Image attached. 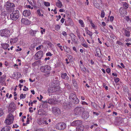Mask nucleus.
I'll return each mask as SVG.
<instances>
[{"label":"nucleus","instance_id":"nucleus-39","mask_svg":"<svg viewBox=\"0 0 131 131\" xmlns=\"http://www.w3.org/2000/svg\"><path fill=\"white\" fill-rule=\"evenodd\" d=\"M44 5L46 7L49 6L50 5V3L48 2H44Z\"/></svg>","mask_w":131,"mask_h":131},{"label":"nucleus","instance_id":"nucleus-28","mask_svg":"<svg viewBox=\"0 0 131 131\" xmlns=\"http://www.w3.org/2000/svg\"><path fill=\"white\" fill-rule=\"evenodd\" d=\"M96 54L97 56L99 57L101 55L100 49L99 48H97L96 50Z\"/></svg>","mask_w":131,"mask_h":131},{"label":"nucleus","instance_id":"nucleus-26","mask_svg":"<svg viewBox=\"0 0 131 131\" xmlns=\"http://www.w3.org/2000/svg\"><path fill=\"white\" fill-rule=\"evenodd\" d=\"M37 31H38L36 30H34L31 29L29 33L32 36H36L35 35Z\"/></svg>","mask_w":131,"mask_h":131},{"label":"nucleus","instance_id":"nucleus-19","mask_svg":"<svg viewBox=\"0 0 131 131\" xmlns=\"http://www.w3.org/2000/svg\"><path fill=\"white\" fill-rule=\"evenodd\" d=\"M23 15L26 16H28L30 15L31 13L29 10H25L23 13Z\"/></svg>","mask_w":131,"mask_h":131},{"label":"nucleus","instance_id":"nucleus-49","mask_svg":"<svg viewBox=\"0 0 131 131\" xmlns=\"http://www.w3.org/2000/svg\"><path fill=\"white\" fill-rule=\"evenodd\" d=\"M89 21L90 23L91 26L93 28L95 27V26L94 24L92 22V21L91 20H89Z\"/></svg>","mask_w":131,"mask_h":131},{"label":"nucleus","instance_id":"nucleus-25","mask_svg":"<svg viewBox=\"0 0 131 131\" xmlns=\"http://www.w3.org/2000/svg\"><path fill=\"white\" fill-rule=\"evenodd\" d=\"M70 36L71 37V40L74 42H76V40L75 38V36L74 35V34L72 33L70 34Z\"/></svg>","mask_w":131,"mask_h":131},{"label":"nucleus","instance_id":"nucleus-8","mask_svg":"<svg viewBox=\"0 0 131 131\" xmlns=\"http://www.w3.org/2000/svg\"><path fill=\"white\" fill-rule=\"evenodd\" d=\"M37 122L38 124L39 125L45 124L46 125L48 124L47 120H46L45 118H39L37 119Z\"/></svg>","mask_w":131,"mask_h":131},{"label":"nucleus","instance_id":"nucleus-53","mask_svg":"<svg viewBox=\"0 0 131 131\" xmlns=\"http://www.w3.org/2000/svg\"><path fill=\"white\" fill-rule=\"evenodd\" d=\"M46 73L44 74L45 76H48L50 73V72L49 71L48 72L45 73Z\"/></svg>","mask_w":131,"mask_h":131},{"label":"nucleus","instance_id":"nucleus-27","mask_svg":"<svg viewBox=\"0 0 131 131\" xmlns=\"http://www.w3.org/2000/svg\"><path fill=\"white\" fill-rule=\"evenodd\" d=\"M1 45L2 48L4 50L7 49L9 46V45L6 43H2Z\"/></svg>","mask_w":131,"mask_h":131},{"label":"nucleus","instance_id":"nucleus-16","mask_svg":"<svg viewBox=\"0 0 131 131\" xmlns=\"http://www.w3.org/2000/svg\"><path fill=\"white\" fill-rule=\"evenodd\" d=\"M71 105V103L70 102H67L64 103V107L65 109L70 108Z\"/></svg>","mask_w":131,"mask_h":131},{"label":"nucleus","instance_id":"nucleus-58","mask_svg":"<svg viewBox=\"0 0 131 131\" xmlns=\"http://www.w3.org/2000/svg\"><path fill=\"white\" fill-rule=\"evenodd\" d=\"M91 105L93 106V107L94 108L96 106V105L95 104V102H92L91 103Z\"/></svg>","mask_w":131,"mask_h":131},{"label":"nucleus","instance_id":"nucleus-18","mask_svg":"<svg viewBox=\"0 0 131 131\" xmlns=\"http://www.w3.org/2000/svg\"><path fill=\"white\" fill-rule=\"evenodd\" d=\"M61 78L63 79H65L66 80H68L69 79V77L67 76V74L66 73H62L61 74Z\"/></svg>","mask_w":131,"mask_h":131},{"label":"nucleus","instance_id":"nucleus-57","mask_svg":"<svg viewBox=\"0 0 131 131\" xmlns=\"http://www.w3.org/2000/svg\"><path fill=\"white\" fill-rule=\"evenodd\" d=\"M3 114V110L2 109L0 110V116H2Z\"/></svg>","mask_w":131,"mask_h":131},{"label":"nucleus","instance_id":"nucleus-24","mask_svg":"<svg viewBox=\"0 0 131 131\" xmlns=\"http://www.w3.org/2000/svg\"><path fill=\"white\" fill-rule=\"evenodd\" d=\"M11 128L9 126H6L4 127L1 131H10Z\"/></svg>","mask_w":131,"mask_h":131},{"label":"nucleus","instance_id":"nucleus-30","mask_svg":"<svg viewBox=\"0 0 131 131\" xmlns=\"http://www.w3.org/2000/svg\"><path fill=\"white\" fill-rule=\"evenodd\" d=\"M71 102L75 104H76L78 103L79 102V101L77 97H76L75 98V99H73L72 101Z\"/></svg>","mask_w":131,"mask_h":131},{"label":"nucleus","instance_id":"nucleus-60","mask_svg":"<svg viewBox=\"0 0 131 131\" xmlns=\"http://www.w3.org/2000/svg\"><path fill=\"white\" fill-rule=\"evenodd\" d=\"M63 47L64 48V50L65 51H66V52H67V47L66 46H63Z\"/></svg>","mask_w":131,"mask_h":131},{"label":"nucleus","instance_id":"nucleus-37","mask_svg":"<svg viewBox=\"0 0 131 131\" xmlns=\"http://www.w3.org/2000/svg\"><path fill=\"white\" fill-rule=\"evenodd\" d=\"M48 103L47 101H45L44 102V103L42 104V106L44 108H45L47 107V103Z\"/></svg>","mask_w":131,"mask_h":131},{"label":"nucleus","instance_id":"nucleus-42","mask_svg":"<svg viewBox=\"0 0 131 131\" xmlns=\"http://www.w3.org/2000/svg\"><path fill=\"white\" fill-rule=\"evenodd\" d=\"M64 85L67 88L69 89H70V86L68 83H64Z\"/></svg>","mask_w":131,"mask_h":131},{"label":"nucleus","instance_id":"nucleus-33","mask_svg":"<svg viewBox=\"0 0 131 131\" xmlns=\"http://www.w3.org/2000/svg\"><path fill=\"white\" fill-rule=\"evenodd\" d=\"M54 100L53 99H51L48 100L47 102L50 104H52L54 102Z\"/></svg>","mask_w":131,"mask_h":131},{"label":"nucleus","instance_id":"nucleus-5","mask_svg":"<svg viewBox=\"0 0 131 131\" xmlns=\"http://www.w3.org/2000/svg\"><path fill=\"white\" fill-rule=\"evenodd\" d=\"M84 109L82 107H77L74 110V114L76 115H79L83 112Z\"/></svg>","mask_w":131,"mask_h":131},{"label":"nucleus","instance_id":"nucleus-2","mask_svg":"<svg viewBox=\"0 0 131 131\" xmlns=\"http://www.w3.org/2000/svg\"><path fill=\"white\" fill-rule=\"evenodd\" d=\"M0 35L2 37L8 38L11 35L10 31L7 28L1 30H0Z\"/></svg>","mask_w":131,"mask_h":131},{"label":"nucleus","instance_id":"nucleus-21","mask_svg":"<svg viewBox=\"0 0 131 131\" xmlns=\"http://www.w3.org/2000/svg\"><path fill=\"white\" fill-rule=\"evenodd\" d=\"M77 97L75 94L71 93L69 97V101H72V99H75V98Z\"/></svg>","mask_w":131,"mask_h":131},{"label":"nucleus","instance_id":"nucleus-15","mask_svg":"<svg viewBox=\"0 0 131 131\" xmlns=\"http://www.w3.org/2000/svg\"><path fill=\"white\" fill-rule=\"evenodd\" d=\"M65 25L66 26H72L73 25V23L72 20L69 18L68 20L65 21Z\"/></svg>","mask_w":131,"mask_h":131},{"label":"nucleus","instance_id":"nucleus-23","mask_svg":"<svg viewBox=\"0 0 131 131\" xmlns=\"http://www.w3.org/2000/svg\"><path fill=\"white\" fill-rule=\"evenodd\" d=\"M21 22L22 23L25 25H28L29 24V21L28 20L24 18L21 19Z\"/></svg>","mask_w":131,"mask_h":131},{"label":"nucleus","instance_id":"nucleus-38","mask_svg":"<svg viewBox=\"0 0 131 131\" xmlns=\"http://www.w3.org/2000/svg\"><path fill=\"white\" fill-rule=\"evenodd\" d=\"M82 116L83 118L85 119H86L89 117V115L87 113H85L84 114L82 115Z\"/></svg>","mask_w":131,"mask_h":131},{"label":"nucleus","instance_id":"nucleus-59","mask_svg":"<svg viewBox=\"0 0 131 131\" xmlns=\"http://www.w3.org/2000/svg\"><path fill=\"white\" fill-rule=\"evenodd\" d=\"M62 34L63 35L65 36H66L67 35V34L66 32L64 31H63L62 32Z\"/></svg>","mask_w":131,"mask_h":131},{"label":"nucleus","instance_id":"nucleus-1","mask_svg":"<svg viewBox=\"0 0 131 131\" xmlns=\"http://www.w3.org/2000/svg\"><path fill=\"white\" fill-rule=\"evenodd\" d=\"M4 6L7 12H12L13 10L12 8L15 6L14 3L9 1L5 3Z\"/></svg>","mask_w":131,"mask_h":131},{"label":"nucleus","instance_id":"nucleus-10","mask_svg":"<svg viewBox=\"0 0 131 131\" xmlns=\"http://www.w3.org/2000/svg\"><path fill=\"white\" fill-rule=\"evenodd\" d=\"M16 106L14 103H12L10 104L8 107V112L11 113L12 112L14 111L16 109Z\"/></svg>","mask_w":131,"mask_h":131},{"label":"nucleus","instance_id":"nucleus-11","mask_svg":"<svg viewBox=\"0 0 131 131\" xmlns=\"http://www.w3.org/2000/svg\"><path fill=\"white\" fill-rule=\"evenodd\" d=\"M82 123V121L80 120H77L73 121L71 123V125L72 126H76L81 125Z\"/></svg>","mask_w":131,"mask_h":131},{"label":"nucleus","instance_id":"nucleus-31","mask_svg":"<svg viewBox=\"0 0 131 131\" xmlns=\"http://www.w3.org/2000/svg\"><path fill=\"white\" fill-rule=\"evenodd\" d=\"M71 102L75 104H76L78 103L79 102V101L77 97H76L75 98V99H73L72 101Z\"/></svg>","mask_w":131,"mask_h":131},{"label":"nucleus","instance_id":"nucleus-36","mask_svg":"<svg viewBox=\"0 0 131 131\" xmlns=\"http://www.w3.org/2000/svg\"><path fill=\"white\" fill-rule=\"evenodd\" d=\"M17 40V38H14L13 39H10V42L11 43H15L16 42Z\"/></svg>","mask_w":131,"mask_h":131},{"label":"nucleus","instance_id":"nucleus-22","mask_svg":"<svg viewBox=\"0 0 131 131\" xmlns=\"http://www.w3.org/2000/svg\"><path fill=\"white\" fill-rule=\"evenodd\" d=\"M96 0H94V5L95 7L97 9H99L101 8L100 4L98 2H97V1L96 2Z\"/></svg>","mask_w":131,"mask_h":131},{"label":"nucleus","instance_id":"nucleus-35","mask_svg":"<svg viewBox=\"0 0 131 131\" xmlns=\"http://www.w3.org/2000/svg\"><path fill=\"white\" fill-rule=\"evenodd\" d=\"M80 67L81 70L82 71L85 72L86 71L85 68L83 65H80Z\"/></svg>","mask_w":131,"mask_h":131},{"label":"nucleus","instance_id":"nucleus-46","mask_svg":"<svg viewBox=\"0 0 131 131\" xmlns=\"http://www.w3.org/2000/svg\"><path fill=\"white\" fill-rule=\"evenodd\" d=\"M6 77V75H3L1 77V81H4L5 80V78Z\"/></svg>","mask_w":131,"mask_h":131},{"label":"nucleus","instance_id":"nucleus-7","mask_svg":"<svg viewBox=\"0 0 131 131\" xmlns=\"http://www.w3.org/2000/svg\"><path fill=\"white\" fill-rule=\"evenodd\" d=\"M51 67L48 65H46L41 66L40 68L41 71L43 73H45L50 71L51 70Z\"/></svg>","mask_w":131,"mask_h":131},{"label":"nucleus","instance_id":"nucleus-40","mask_svg":"<svg viewBox=\"0 0 131 131\" xmlns=\"http://www.w3.org/2000/svg\"><path fill=\"white\" fill-rule=\"evenodd\" d=\"M124 9H127L128 7V5L126 2H124L123 5Z\"/></svg>","mask_w":131,"mask_h":131},{"label":"nucleus","instance_id":"nucleus-17","mask_svg":"<svg viewBox=\"0 0 131 131\" xmlns=\"http://www.w3.org/2000/svg\"><path fill=\"white\" fill-rule=\"evenodd\" d=\"M123 34L126 37H129L130 36V32L126 29H123Z\"/></svg>","mask_w":131,"mask_h":131},{"label":"nucleus","instance_id":"nucleus-29","mask_svg":"<svg viewBox=\"0 0 131 131\" xmlns=\"http://www.w3.org/2000/svg\"><path fill=\"white\" fill-rule=\"evenodd\" d=\"M71 102L75 104H76L78 103L79 102V101L77 97H76L75 98V99H73L72 101Z\"/></svg>","mask_w":131,"mask_h":131},{"label":"nucleus","instance_id":"nucleus-34","mask_svg":"<svg viewBox=\"0 0 131 131\" xmlns=\"http://www.w3.org/2000/svg\"><path fill=\"white\" fill-rule=\"evenodd\" d=\"M72 82L73 84L74 87L76 88L78 86V85L77 84V82L74 79L72 80Z\"/></svg>","mask_w":131,"mask_h":131},{"label":"nucleus","instance_id":"nucleus-50","mask_svg":"<svg viewBox=\"0 0 131 131\" xmlns=\"http://www.w3.org/2000/svg\"><path fill=\"white\" fill-rule=\"evenodd\" d=\"M52 54H51V52H49L46 53V55L47 56H51L52 55Z\"/></svg>","mask_w":131,"mask_h":131},{"label":"nucleus","instance_id":"nucleus-55","mask_svg":"<svg viewBox=\"0 0 131 131\" xmlns=\"http://www.w3.org/2000/svg\"><path fill=\"white\" fill-rule=\"evenodd\" d=\"M116 43L122 46H123V43L119 41H117L116 42Z\"/></svg>","mask_w":131,"mask_h":131},{"label":"nucleus","instance_id":"nucleus-43","mask_svg":"<svg viewBox=\"0 0 131 131\" xmlns=\"http://www.w3.org/2000/svg\"><path fill=\"white\" fill-rule=\"evenodd\" d=\"M79 22L82 27H84V23L83 21L81 20H79Z\"/></svg>","mask_w":131,"mask_h":131},{"label":"nucleus","instance_id":"nucleus-47","mask_svg":"<svg viewBox=\"0 0 131 131\" xmlns=\"http://www.w3.org/2000/svg\"><path fill=\"white\" fill-rule=\"evenodd\" d=\"M119 80V79L117 77L114 78V81L116 83L118 82Z\"/></svg>","mask_w":131,"mask_h":131},{"label":"nucleus","instance_id":"nucleus-61","mask_svg":"<svg viewBox=\"0 0 131 131\" xmlns=\"http://www.w3.org/2000/svg\"><path fill=\"white\" fill-rule=\"evenodd\" d=\"M103 86L104 87H105V89L106 90H108V88L107 86H106L105 84L104 83L103 85Z\"/></svg>","mask_w":131,"mask_h":131},{"label":"nucleus","instance_id":"nucleus-41","mask_svg":"<svg viewBox=\"0 0 131 131\" xmlns=\"http://www.w3.org/2000/svg\"><path fill=\"white\" fill-rule=\"evenodd\" d=\"M26 95L25 94H21L20 95V99H24L26 97Z\"/></svg>","mask_w":131,"mask_h":131},{"label":"nucleus","instance_id":"nucleus-32","mask_svg":"<svg viewBox=\"0 0 131 131\" xmlns=\"http://www.w3.org/2000/svg\"><path fill=\"white\" fill-rule=\"evenodd\" d=\"M56 6L59 8H62V5L61 2L59 1L58 2H57L56 3Z\"/></svg>","mask_w":131,"mask_h":131},{"label":"nucleus","instance_id":"nucleus-64","mask_svg":"<svg viewBox=\"0 0 131 131\" xmlns=\"http://www.w3.org/2000/svg\"><path fill=\"white\" fill-rule=\"evenodd\" d=\"M95 131H102V130L101 129L97 127L95 129Z\"/></svg>","mask_w":131,"mask_h":131},{"label":"nucleus","instance_id":"nucleus-20","mask_svg":"<svg viewBox=\"0 0 131 131\" xmlns=\"http://www.w3.org/2000/svg\"><path fill=\"white\" fill-rule=\"evenodd\" d=\"M84 126L83 125H81L78 126L76 128V131H83Z\"/></svg>","mask_w":131,"mask_h":131},{"label":"nucleus","instance_id":"nucleus-62","mask_svg":"<svg viewBox=\"0 0 131 131\" xmlns=\"http://www.w3.org/2000/svg\"><path fill=\"white\" fill-rule=\"evenodd\" d=\"M82 45L83 47H85L86 48H87L88 47V46L86 44L84 43L83 44H82Z\"/></svg>","mask_w":131,"mask_h":131},{"label":"nucleus","instance_id":"nucleus-54","mask_svg":"<svg viewBox=\"0 0 131 131\" xmlns=\"http://www.w3.org/2000/svg\"><path fill=\"white\" fill-rule=\"evenodd\" d=\"M86 34L89 35L90 36H92V32L90 31H88L87 32H86Z\"/></svg>","mask_w":131,"mask_h":131},{"label":"nucleus","instance_id":"nucleus-48","mask_svg":"<svg viewBox=\"0 0 131 131\" xmlns=\"http://www.w3.org/2000/svg\"><path fill=\"white\" fill-rule=\"evenodd\" d=\"M16 74L17 75L16 76H17L16 78H17V79L20 77L21 76V75L20 73L17 72V73Z\"/></svg>","mask_w":131,"mask_h":131},{"label":"nucleus","instance_id":"nucleus-56","mask_svg":"<svg viewBox=\"0 0 131 131\" xmlns=\"http://www.w3.org/2000/svg\"><path fill=\"white\" fill-rule=\"evenodd\" d=\"M106 71L108 73H109L110 72L111 69L109 68H107L106 69Z\"/></svg>","mask_w":131,"mask_h":131},{"label":"nucleus","instance_id":"nucleus-51","mask_svg":"<svg viewBox=\"0 0 131 131\" xmlns=\"http://www.w3.org/2000/svg\"><path fill=\"white\" fill-rule=\"evenodd\" d=\"M47 44L49 46H50L51 47H52L53 46V44H52L51 43L49 42H47Z\"/></svg>","mask_w":131,"mask_h":131},{"label":"nucleus","instance_id":"nucleus-9","mask_svg":"<svg viewBox=\"0 0 131 131\" xmlns=\"http://www.w3.org/2000/svg\"><path fill=\"white\" fill-rule=\"evenodd\" d=\"M43 52L42 51H39L38 52L35 54V59L38 60L39 59H41L43 57Z\"/></svg>","mask_w":131,"mask_h":131},{"label":"nucleus","instance_id":"nucleus-12","mask_svg":"<svg viewBox=\"0 0 131 131\" xmlns=\"http://www.w3.org/2000/svg\"><path fill=\"white\" fill-rule=\"evenodd\" d=\"M60 90V88L59 86H56L51 88L49 89V91L52 93L56 92V93Z\"/></svg>","mask_w":131,"mask_h":131},{"label":"nucleus","instance_id":"nucleus-6","mask_svg":"<svg viewBox=\"0 0 131 131\" xmlns=\"http://www.w3.org/2000/svg\"><path fill=\"white\" fill-rule=\"evenodd\" d=\"M14 119V117L11 114H9L6 119L5 123L6 124L9 125L12 123Z\"/></svg>","mask_w":131,"mask_h":131},{"label":"nucleus","instance_id":"nucleus-52","mask_svg":"<svg viewBox=\"0 0 131 131\" xmlns=\"http://www.w3.org/2000/svg\"><path fill=\"white\" fill-rule=\"evenodd\" d=\"M42 46L43 47L42 45H40L38 47H37L36 49V50L38 51L40 50L41 48V47Z\"/></svg>","mask_w":131,"mask_h":131},{"label":"nucleus","instance_id":"nucleus-63","mask_svg":"<svg viewBox=\"0 0 131 131\" xmlns=\"http://www.w3.org/2000/svg\"><path fill=\"white\" fill-rule=\"evenodd\" d=\"M114 17L113 16H111L110 18V19L111 21H113L114 19Z\"/></svg>","mask_w":131,"mask_h":131},{"label":"nucleus","instance_id":"nucleus-13","mask_svg":"<svg viewBox=\"0 0 131 131\" xmlns=\"http://www.w3.org/2000/svg\"><path fill=\"white\" fill-rule=\"evenodd\" d=\"M126 9H124L123 7H121L119 9V12L121 16L124 17L126 15L127 11Z\"/></svg>","mask_w":131,"mask_h":131},{"label":"nucleus","instance_id":"nucleus-44","mask_svg":"<svg viewBox=\"0 0 131 131\" xmlns=\"http://www.w3.org/2000/svg\"><path fill=\"white\" fill-rule=\"evenodd\" d=\"M105 16V13L104 12L103 10L101 11V17L102 18H103Z\"/></svg>","mask_w":131,"mask_h":131},{"label":"nucleus","instance_id":"nucleus-3","mask_svg":"<svg viewBox=\"0 0 131 131\" xmlns=\"http://www.w3.org/2000/svg\"><path fill=\"white\" fill-rule=\"evenodd\" d=\"M67 127L66 124L63 122H61L57 123L56 125V128L60 130H63L65 129Z\"/></svg>","mask_w":131,"mask_h":131},{"label":"nucleus","instance_id":"nucleus-45","mask_svg":"<svg viewBox=\"0 0 131 131\" xmlns=\"http://www.w3.org/2000/svg\"><path fill=\"white\" fill-rule=\"evenodd\" d=\"M60 28V26L59 25H57L55 26V28L56 30H58Z\"/></svg>","mask_w":131,"mask_h":131},{"label":"nucleus","instance_id":"nucleus-14","mask_svg":"<svg viewBox=\"0 0 131 131\" xmlns=\"http://www.w3.org/2000/svg\"><path fill=\"white\" fill-rule=\"evenodd\" d=\"M52 112L54 114L58 115L60 113V110L58 108L56 107H53L52 109Z\"/></svg>","mask_w":131,"mask_h":131},{"label":"nucleus","instance_id":"nucleus-4","mask_svg":"<svg viewBox=\"0 0 131 131\" xmlns=\"http://www.w3.org/2000/svg\"><path fill=\"white\" fill-rule=\"evenodd\" d=\"M19 13L18 10H16L13 12L10 15V18L13 20H16L19 17Z\"/></svg>","mask_w":131,"mask_h":131}]
</instances>
